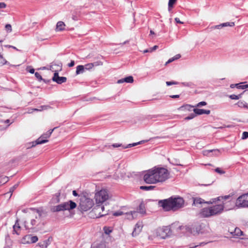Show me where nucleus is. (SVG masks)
<instances>
[{"label":"nucleus","instance_id":"f257e3e1","mask_svg":"<svg viewBox=\"0 0 248 248\" xmlns=\"http://www.w3.org/2000/svg\"><path fill=\"white\" fill-rule=\"evenodd\" d=\"M158 203L166 211L176 210L183 206L184 200L181 197L170 198L164 200H160L159 201Z\"/></svg>","mask_w":248,"mask_h":248},{"label":"nucleus","instance_id":"f03ea898","mask_svg":"<svg viewBox=\"0 0 248 248\" xmlns=\"http://www.w3.org/2000/svg\"><path fill=\"white\" fill-rule=\"evenodd\" d=\"M41 212L37 210V214L33 215L29 222L25 221L24 226L26 230H31L32 232H36L40 227L41 220Z\"/></svg>","mask_w":248,"mask_h":248},{"label":"nucleus","instance_id":"7ed1b4c3","mask_svg":"<svg viewBox=\"0 0 248 248\" xmlns=\"http://www.w3.org/2000/svg\"><path fill=\"white\" fill-rule=\"evenodd\" d=\"M77 206V204L72 201H69L68 202H63L62 204H59L57 206H54L51 208L52 212H60L65 210H70L75 208Z\"/></svg>","mask_w":248,"mask_h":248},{"label":"nucleus","instance_id":"20e7f679","mask_svg":"<svg viewBox=\"0 0 248 248\" xmlns=\"http://www.w3.org/2000/svg\"><path fill=\"white\" fill-rule=\"evenodd\" d=\"M157 183L163 182L169 178L170 173L164 168H155Z\"/></svg>","mask_w":248,"mask_h":248},{"label":"nucleus","instance_id":"39448f33","mask_svg":"<svg viewBox=\"0 0 248 248\" xmlns=\"http://www.w3.org/2000/svg\"><path fill=\"white\" fill-rule=\"evenodd\" d=\"M155 168L149 170L146 172L143 176V180L147 184H156L157 180L156 178Z\"/></svg>","mask_w":248,"mask_h":248},{"label":"nucleus","instance_id":"423d86ee","mask_svg":"<svg viewBox=\"0 0 248 248\" xmlns=\"http://www.w3.org/2000/svg\"><path fill=\"white\" fill-rule=\"evenodd\" d=\"M93 204V200L83 197L80 199L79 208L81 211H87L92 208Z\"/></svg>","mask_w":248,"mask_h":248},{"label":"nucleus","instance_id":"0eeeda50","mask_svg":"<svg viewBox=\"0 0 248 248\" xmlns=\"http://www.w3.org/2000/svg\"><path fill=\"white\" fill-rule=\"evenodd\" d=\"M171 231L169 226L158 228L155 230V235L157 237L165 239L170 235Z\"/></svg>","mask_w":248,"mask_h":248},{"label":"nucleus","instance_id":"6e6552de","mask_svg":"<svg viewBox=\"0 0 248 248\" xmlns=\"http://www.w3.org/2000/svg\"><path fill=\"white\" fill-rule=\"evenodd\" d=\"M108 192L106 189H101L95 194V199L97 204L102 203L108 199Z\"/></svg>","mask_w":248,"mask_h":248},{"label":"nucleus","instance_id":"1a4fd4ad","mask_svg":"<svg viewBox=\"0 0 248 248\" xmlns=\"http://www.w3.org/2000/svg\"><path fill=\"white\" fill-rule=\"evenodd\" d=\"M235 204L238 207H248V193L240 196L237 199Z\"/></svg>","mask_w":248,"mask_h":248},{"label":"nucleus","instance_id":"9d476101","mask_svg":"<svg viewBox=\"0 0 248 248\" xmlns=\"http://www.w3.org/2000/svg\"><path fill=\"white\" fill-rule=\"evenodd\" d=\"M102 208L101 207V204H97L92 210L91 212V214H94L93 216V217L99 218L103 217L108 214V211H106L104 213H102Z\"/></svg>","mask_w":248,"mask_h":248},{"label":"nucleus","instance_id":"9b49d317","mask_svg":"<svg viewBox=\"0 0 248 248\" xmlns=\"http://www.w3.org/2000/svg\"><path fill=\"white\" fill-rule=\"evenodd\" d=\"M212 216L221 214L224 210L223 204H217L210 206Z\"/></svg>","mask_w":248,"mask_h":248},{"label":"nucleus","instance_id":"f8f14e48","mask_svg":"<svg viewBox=\"0 0 248 248\" xmlns=\"http://www.w3.org/2000/svg\"><path fill=\"white\" fill-rule=\"evenodd\" d=\"M49 137L47 135V133H46L45 134H44L35 141H33L31 143L32 145L31 147H32L35 146L37 144H41L48 142V140H47L46 139Z\"/></svg>","mask_w":248,"mask_h":248},{"label":"nucleus","instance_id":"ddd939ff","mask_svg":"<svg viewBox=\"0 0 248 248\" xmlns=\"http://www.w3.org/2000/svg\"><path fill=\"white\" fill-rule=\"evenodd\" d=\"M67 78L64 77H59V74L57 72H55L54 74V76L52 78V80L56 82L57 83L61 84L66 81Z\"/></svg>","mask_w":248,"mask_h":248},{"label":"nucleus","instance_id":"4468645a","mask_svg":"<svg viewBox=\"0 0 248 248\" xmlns=\"http://www.w3.org/2000/svg\"><path fill=\"white\" fill-rule=\"evenodd\" d=\"M200 214L203 217H209L212 216L210 207H205L201 209Z\"/></svg>","mask_w":248,"mask_h":248},{"label":"nucleus","instance_id":"2eb2a0df","mask_svg":"<svg viewBox=\"0 0 248 248\" xmlns=\"http://www.w3.org/2000/svg\"><path fill=\"white\" fill-rule=\"evenodd\" d=\"M142 222H138L135 225V227L134 229V230L132 233V235L133 236H136L138 234L140 233V232L141 231L142 229Z\"/></svg>","mask_w":248,"mask_h":248},{"label":"nucleus","instance_id":"dca6fc26","mask_svg":"<svg viewBox=\"0 0 248 248\" xmlns=\"http://www.w3.org/2000/svg\"><path fill=\"white\" fill-rule=\"evenodd\" d=\"M13 234H16L17 235H19L21 228L20 226V224L19 223V219H17L15 224L13 226Z\"/></svg>","mask_w":248,"mask_h":248},{"label":"nucleus","instance_id":"f3484780","mask_svg":"<svg viewBox=\"0 0 248 248\" xmlns=\"http://www.w3.org/2000/svg\"><path fill=\"white\" fill-rule=\"evenodd\" d=\"M202 153L203 155L205 156H210L211 153H213L214 155H218L219 153V150L218 149L204 150Z\"/></svg>","mask_w":248,"mask_h":248},{"label":"nucleus","instance_id":"a211bd4d","mask_svg":"<svg viewBox=\"0 0 248 248\" xmlns=\"http://www.w3.org/2000/svg\"><path fill=\"white\" fill-rule=\"evenodd\" d=\"M193 111L196 113V116L203 114H209L210 113V110H206L203 109L193 108Z\"/></svg>","mask_w":248,"mask_h":248},{"label":"nucleus","instance_id":"6ab92c4d","mask_svg":"<svg viewBox=\"0 0 248 248\" xmlns=\"http://www.w3.org/2000/svg\"><path fill=\"white\" fill-rule=\"evenodd\" d=\"M134 81L133 78L132 76H128L125 78L120 79L117 81V83L120 84L124 82L132 83Z\"/></svg>","mask_w":248,"mask_h":248},{"label":"nucleus","instance_id":"aec40b11","mask_svg":"<svg viewBox=\"0 0 248 248\" xmlns=\"http://www.w3.org/2000/svg\"><path fill=\"white\" fill-rule=\"evenodd\" d=\"M24 239H27L28 240V243H34L36 242L38 240L37 236H31V235H27L25 236Z\"/></svg>","mask_w":248,"mask_h":248},{"label":"nucleus","instance_id":"412c9836","mask_svg":"<svg viewBox=\"0 0 248 248\" xmlns=\"http://www.w3.org/2000/svg\"><path fill=\"white\" fill-rule=\"evenodd\" d=\"M231 196L230 195H226L224 197H218L217 198L213 199L211 200H210L209 202H207V203L208 204H212L214 202H215L216 201H220L221 200H227L229 199Z\"/></svg>","mask_w":248,"mask_h":248},{"label":"nucleus","instance_id":"4be33fe9","mask_svg":"<svg viewBox=\"0 0 248 248\" xmlns=\"http://www.w3.org/2000/svg\"><path fill=\"white\" fill-rule=\"evenodd\" d=\"M137 212L142 214V215H144L146 214L145 205L143 202H141L137 208Z\"/></svg>","mask_w":248,"mask_h":248},{"label":"nucleus","instance_id":"5701e85b","mask_svg":"<svg viewBox=\"0 0 248 248\" xmlns=\"http://www.w3.org/2000/svg\"><path fill=\"white\" fill-rule=\"evenodd\" d=\"M195 106H191L190 105H186L180 107L178 109L181 110H187L188 111H190L193 110V108H194Z\"/></svg>","mask_w":248,"mask_h":248},{"label":"nucleus","instance_id":"b1692460","mask_svg":"<svg viewBox=\"0 0 248 248\" xmlns=\"http://www.w3.org/2000/svg\"><path fill=\"white\" fill-rule=\"evenodd\" d=\"M65 24L62 21H59L56 25V30L57 31H63L64 28Z\"/></svg>","mask_w":248,"mask_h":248},{"label":"nucleus","instance_id":"393cba45","mask_svg":"<svg viewBox=\"0 0 248 248\" xmlns=\"http://www.w3.org/2000/svg\"><path fill=\"white\" fill-rule=\"evenodd\" d=\"M208 202H205L204 200L200 198H194L193 199V204L195 205H197L198 204H200L202 203H207Z\"/></svg>","mask_w":248,"mask_h":248},{"label":"nucleus","instance_id":"a878e982","mask_svg":"<svg viewBox=\"0 0 248 248\" xmlns=\"http://www.w3.org/2000/svg\"><path fill=\"white\" fill-rule=\"evenodd\" d=\"M231 233L234 236H240L243 234V232L239 228H235L233 232Z\"/></svg>","mask_w":248,"mask_h":248},{"label":"nucleus","instance_id":"bb28decb","mask_svg":"<svg viewBox=\"0 0 248 248\" xmlns=\"http://www.w3.org/2000/svg\"><path fill=\"white\" fill-rule=\"evenodd\" d=\"M60 195V193H56L51 199V202L52 203H58L60 202V198H59Z\"/></svg>","mask_w":248,"mask_h":248},{"label":"nucleus","instance_id":"cd10ccee","mask_svg":"<svg viewBox=\"0 0 248 248\" xmlns=\"http://www.w3.org/2000/svg\"><path fill=\"white\" fill-rule=\"evenodd\" d=\"M248 86L247 85H241V83L231 84L230 85V87L231 88H233L234 87H236L238 89H244L247 88Z\"/></svg>","mask_w":248,"mask_h":248},{"label":"nucleus","instance_id":"c85d7f7f","mask_svg":"<svg viewBox=\"0 0 248 248\" xmlns=\"http://www.w3.org/2000/svg\"><path fill=\"white\" fill-rule=\"evenodd\" d=\"M84 70H85V68L83 65H78L77 67L76 74L79 75L80 74H82L84 72Z\"/></svg>","mask_w":248,"mask_h":248},{"label":"nucleus","instance_id":"c756f323","mask_svg":"<svg viewBox=\"0 0 248 248\" xmlns=\"http://www.w3.org/2000/svg\"><path fill=\"white\" fill-rule=\"evenodd\" d=\"M18 186V184H16L15 185L11 187L10 188L9 191L6 193L5 194V195H10V198L11 197L12 193L14 192V191L17 187Z\"/></svg>","mask_w":248,"mask_h":248},{"label":"nucleus","instance_id":"7c9ffc66","mask_svg":"<svg viewBox=\"0 0 248 248\" xmlns=\"http://www.w3.org/2000/svg\"><path fill=\"white\" fill-rule=\"evenodd\" d=\"M9 181V178L7 176H0V186L5 184Z\"/></svg>","mask_w":248,"mask_h":248},{"label":"nucleus","instance_id":"2f4dec72","mask_svg":"<svg viewBox=\"0 0 248 248\" xmlns=\"http://www.w3.org/2000/svg\"><path fill=\"white\" fill-rule=\"evenodd\" d=\"M155 187V186H140V188L141 190H151L154 189V188Z\"/></svg>","mask_w":248,"mask_h":248},{"label":"nucleus","instance_id":"473e14b6","mask_svg":"<svg viewBox=\"0 0 248 248\" xmlns=\"http://www.w3.org/2000/svg\"><path fill=\"white\" fill-rule=\"evenodd\" d=\"M242 94H240L239 95L235 94H231L229 95V97L232 100H238L239 98H241Z\"/></svg>","mask_w":248,"mask_h":248},{"label":"nucleus","instance_id":"72a5a7b5","mask_svg":"<svg viewBox=\"0 0 248 248\" xmlns=\"http://www.w3.org/2000/svg\"><path fill=\"white\" fill-rule=\"evenodd\" d=\"M142 142H143V141H140L138 142H136V143H132V144H129L127 146H126L125 147H124V149H125V148H130V147H132L136 146L137 145L141 144Z\"/></svg>","mask_w":248,"mask_h":248},{"label":"nucleus","instance_id":"f704fd0d","mask_svg":"<svg viewBox=\"0 0 248 248\" xmlns=\"http://www.w3.org/2000/svg\"><path fill=\"white\" fill-rule=\"evenodd\" d=\"M35 76L36 78L38 80V81H40L41 80H43L44 82H46V79H43L39 73H35Z\"/></svg>","mask_w":248,"mask_h":248},{"label":"nucleus","instance_id":"c9c22d12","mask_svg":"<svg viewBox=\"0 0 248 248\" xmlns=\"http://www.w3.org/2000/svg\"><path fill=\"white\" fill-rule=\"evenodd\" d=\"M196 116V113L195 112L191 113L189 116L186 117L185 118V120H190Z\"/></svg>","mask_w":248,"mask_h":248},{"label":"nucleus","instance_id":"e433bc0d","mask_svg":"<svg viewBox=\"0 0 248 248\" xmlns=\"http://www.w3.org/2000/svg\"><path fill=\"white\" fill-rule=\"evenodd\" d=\"M234 26V23L233 22H226L222 23V27H227V26H230V27H233Z\"/></svg>","mask_w":248,"mask_h":248},{"label":"nucleus","instance_id":"4c0bfd02","mask_svg":"<svg viewBox=\"0 0 248 248\" xmlns=\"http://www.w3.org/2000/svg\"><path fill=\"white\" fill-rule=\"evenodd\" d=\"M236 104L240 108L247 107V106L246 105V103L244 101H239Z\"/></svg>","mask_w":248,"mask_h":248},{"label":"nucleus","instance_id":"58836bf2","mask_svg":"<svg viewBox=\"0 0 248 248\" xmlns=\"http://www.w3.org/2000/svg\"><path fill=\"white\" fill-rule=\"evenodd\" d=\"M84 66L85 69L90 70L92 69L94 66V63H90L86 64Z\"/></svg>","mask_w":248,"mask_h":248},{"label":"nucleus","instance_id":"ea45409f","mask_svg":"<svg viewBox=\"0 0 248 248\" xmlns=\"http://www.w3.org/2000/svg\"><path fill=\"white\" fill-rule=\"evenodd\" d=\"M38 245L41 248H46L47 247V244L44 241L39 243Z\"/></svg>","mask_w":248,"mask_h":248},{"label":"nucleus","instance_id":"a19ab883","mask_svg":"<svg viewBox=\"0 0 248 248\" xmlns=\"http://www.w3.org/2000/svg\"><path fill=\"white\" fill-rule=\"evenodd\" d=\"M111 146L114 147V148H117V147H123V148H124V147L122 144H120V143H114V144H112L111 145H109L108 146L109 148Z\"/></svg>","mask_w":248,"mask_h":248},{"label":"nucleus","instance_id":"79ce46f5","mask_svg":"<svg viewBox=\"0 0 248 248\" xmlns=\"http://www.w3.org/2000/svg\"><path fill=\"white\" fill-rule=\"evenodd\" d=\"M5 30L8 32H11L12 31V26L10 24H7L5 25Z\"/></svg>","mask_w":248,"mask_h":248},{"label":"nucleus","instance_id":"37998d69","mask_svg":"<svg viewBox=\"0 0 248 248\" xmlns=\"http://www.w3.org/2000/svg\"><path fill=\"white\" fill-rule=\"evenodd\" d=\"M123 214V212L120 210L113 213V215L116 217L121 216Z\"/></svg>","mask_w":248,"mask_h":248},{"label":"nucleus","instance_id":"c03bdc74","mask_svg":"<svg viewBox=\"0 0 248 248\" xmlns=\"http://www.w3.org/2000/svg\"><path fill=\"white\" fill-rule=\"evenodd\" d=\"M104 231L105 233L107 234H109L111 232V230L109 228L107 227H104Z\"/></svg>","mask_w":248,"mask_h":248},{"label":"nucleus","instance_id":"a18cd8bd","mask_svg":"<svg viewBox=\"0 0 248 248\" xmlns=\"http://www.w3.org/2000/svg\"><path fill=\"white\" fill-rule=\"evenodd\" d=\"M207 105V103L205 101H202L198 103L195 107H200L201 106H205Z\"/></svg>","mask_w":248,"mask_h":248},{"label":"nucleus","instance_id":"49530a36","mask_svg":"<svg viewBox=\"0 0 248 248\" xmlns=\"http://www.w3.org/2000/svg\"><path fill=\"white\" fill-rule=\"evenodd\" d=\"M242 139L245 140L248 138V132H243L242 133Z\"/></svg>","mask_w":248,"mask_h":248},{"label":"nucleus","instance_id":"de8ad7c7","mask_svg":"<svg viewBox=\"0 0 248 248\" xmlns=\"http://www.w3.org/2000/svg\"><path fill=\"white\" fill-rule=\"evenodd\" d=\"M177 0H169L168 3L169 7H173V4L176 2Z\"/></svg>","mask_w":248,"mask_h":248},{"label":"nucleus","instance_id":"09e8293b","mask_svg":"<svg viewBox=\"0 0 248 248\" xmlns=\"http://www.w3.org/2000/svg\"><path fill=\"white\" fill-rule=\"evenodd\" d=\"M166 84L167 86H170V85H177V84H178V82H175V81H167Z\"/></svg>","mask_w":248,"mask_h":248},{"label":"nucleus","instance_id":"8fccbe9b","mask_svg":"<svg viewBox=\"0 0 248 248\" xmlns=\"http://www.w3.org/2000/svg\"><path fill=\"white\" fill-rule=\"evenodd\" d=\"M215 171L220 174H224L225 173V171L221 170L220 168H217L215 169Z\"/></svg>","mask_w":248,"mask_h":248},{"label":"nucleus","instance_id":"3c124183","mask_svg":"<svg viewBox=\"0 0 248 248\" xmlns=\"http://www.w3.org/2000/svg\"><path fill=\"white\" fill-rule=\"evenodd\" d=\"M26 70L31 74H33L34 73V69L32 68H31V67H27Z\"/></svg>","mask_w":248,"mask_h":248},{"label":"nucleus","instance_id":"603ef678","mask_svg":"<svg viewBox=\"0 0 248 248\" xmlns=\"http://www.w3.org/2000/svg\"><path fill=\"white\" fill-rule=\"evenodd\" d=\"M96 248H108L106 247V246L104 244H100L98 245Z\"/></svg>","mask_w":248,"mask_h":248},{"label":"nucleus","instance_id":"864d4df0","mask_svg":"<svg viewBox=\"0 0 248 248\" xmlns=\"http://www.w3.org/2000/svg\"><path fill=\"white\" fill-rule=\"evenodd\" d=\"M47 106H41L40 107V109H37V108H34L33 110L34 111H41L44 108H46Z\"/></svg>","mask_w":248,"mask_h":248},{"label":"nucleus","instance_id":"5fc2aeb1","mask_svg":"<svg viewBox=\"0 0 248 248\" xmlns=\"http://www.w3.org/2000/svg\"><path fill=\"white\" fill-rule=\"evenodd\" d=\"M6 4L4 2H0V9L5 8Z\"/></svg>","mask_w":248,"mask_h":248},{"label":"nucleus","instance_id":"6e6d98bb","mask_svg":"<svg viewBox=\"0 0 248 248\" xmlns=\"http://www.w3.org/2000/svg\"><path fill=\"white\" fill-rule=\"evenodd\" d=\"M158 47V46H154L153 47L150 48V52H152L153 51L156 50Z\"/></svg>","mask_w":248,"mask_h":248},{"label":"nucleus","instance_id":"4d7b16f0","mask_svg":"<svg viewBox=\"0 0 248 248\" xmlns=\"http://www.w3.org/2000/svg\"><path fill=\"white\" fill-rule=\"evenodd\" d=\"M94 66H97V65H102L103 64V62H97L93 63Z\"/></svg>","mask_w":248,"mask_h":248},{"label":"nucleus","instance_id":"13d9d810","mask_svg":"<svg viewBox=\"0 0 248 248\" xmlns=\"http://www.w3.org/2000/svg\"><path fill=\"white\" fill-rule=\"evenodd\" d=\"M180 57H181L180 54H177L172 58H173V60H176L179 59Z\"/></svg>","mask_w":248,"mask_h":248},{"label":"nucleus","instance_id":"bf43d9fd","mask_svg":"<svg viewBox=\"0 0 248 248\" xmlns=\"http://www.w3.org/2000/svg\"><path fill=\"white\" fill-rule=\"evenodd\" d=\"M171 163L172 164L175 165H179V166H182V165H181V164H180L177 163V161H176V160H172V161L171 162Z\"/></svg>","mask_w":248,"mask_h":248},{"label":"nucleus","instance_id":"052dcab7","mask_svg":"<svg viewBox=\"0 0 248 248\" xmlns=\"http://www.w3.org/2000/svg\"><path fill=\"white\" fill-rule=\"evenodd\" d=\"M75 65L74 61H71V62L68 64L69 67H73Z\"/></svg>","mask_w":248,"mask_h":248},{"label":"nucleus","instance_id":"680f3d73","mask_svg":"<svg viewBox=\"0 0 248 248\" xmlns=\"http://www.w3.org/2000/svg\"><path fill=\"white\" fill-rule=\"evenodd\" d=\"M175 21H176V23H180V24H183V22L181 21L179 19V18L178 17H176L175 18Z\"/></svg>","mask_w":248,"mask_h":248},{"label":"nucleus","instance_id":"e2e57ef3","mask_svg":"<svg viewBox=\"0 0 248 248\" xmlns=\"http://www.w3.org/2000/svg\"><path fill=\"white\" fill-rule=\"evenodd\" d=\"M5 47H11L12 48H14L16 50H18L17 48H16L15 46H11V45H5Z\"/></svg>","mask_w":248,"mask_h":248},{"label":"nucleus","instance_id":"0e129e2a","mask_svg":"<svg viewBox=\"0 0 248 248\" xmlns=\"http://www.w3.org/2000/svg\"><path fill=\"white\" fill-rule=\"evenodd\" d=\"M174 61V60H173V58H171L168 61V62H166V64H167V63H170V62H173V61Z\"/></svg>","mask_w":248,"mask_h":248},{"label":"nucleus","instance_id":"69168bd1","mask_svg":"<svg viewBox=\"0 0 248 248\" xmlns=\"http://www.w3.org/2000/svg\"><path fill=\"white\" fill-rule=\"evenodd\" d=\"M57 128V127H54L53 129L49 130L48 131V132H49V133L50 134V135H51V134L52 133V132L54 131V130L55 129Z\"/></svg>","mask_w":248,"mask_h":248},{"label":"nucleus","instance_id":"338daca9","mask_svg":"<svg viewBox=\"0 0 248 248\" xmlns=\"http://www.w3.org/2000/svg\"><path fill=\"white\" fill-rule=\"evenodd\" d=\"M170 97L172 98H175L179 97V95H173L170 96Z\"/></svg>","mask_w":248,"mask_h":248},{"label":"nucleus","instance_id":"774afa93","mask_svg":"<svg viewBox=\"0 0 248 248\" xmlns=\"http://www.w3.org/2000/svg\"><path fill=\"white\" fill-rule=\"evenodd\" d=\"M44 241L47 244V246L50 244L49 238H48L47 240H44Z\"/></svg>","mask_w":248,"mask_h":248}]
</instances>
